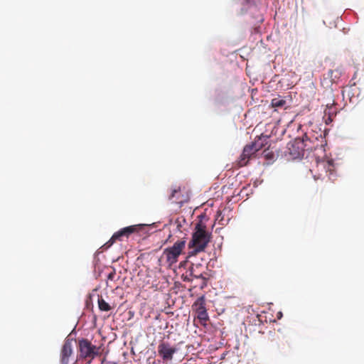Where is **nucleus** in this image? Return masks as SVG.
<instances>
[{
	"mask_svg": "<svg viewBox=\"0 0 364 364\" xmlns=\"http://www.w3.org/2000/svg\"><path fill=\"white\" fill-rule=\"evenodd\" d=\"M211 234L206 230V226L201 223L196 224L195 232L188 246L189 252L186 258L196 256L198 252H203L210 241Z\"/></svg>",
	"mask_w": 364,
	"mask_h": 364,
	"instance_id": "1",
	"label": "nucleus"
},
{
	"mask_svg": "<svg viewBox=\"0 0 364 364\" xmlns=\"http://www.w3.org/2000/svg\"><path fill=\"white\" fill-rule=\"evenodd\" d=\"M315 180L326 177L332 182L337 178V172L333 160L316 161V165L310 170Z\"/></svg>",
	"mask_w": 364,
	"mask_h": 364,
	"instance_id": "2",
	"label": "nucleus"
},
{
	"mask_svg": "<svg viewBox=\"0 0 364 364\" xmlns=\"http://www.w3.org/2000/svg\"><path fill=\"white\" fill-rule=\"evenodd\" d=\"M186 245L185 237L178 240L171 247L164 250L161 259L165 261L168 267H171L178 262L179 256L184 253Z\"/></svg>",
	"mask_w": 364,
	"mask_h": 364,
	"instance_id": "3",
	"label": "nucleus"
},
{
	"mask_svg": "<svg viewBox=\"0 0 364 364\" xmlns=\"http://www.w3.org/2000/svg\"><path fill=\"white\" fill-rule=\"evenodd\" d=\"M78 349L77 360H84L87 364H90L92 360L99 355V348L87 339L83 338L79 341Z\"/></svg>",
	"mask_w": 364,
	"mask_h": 364,
	"instance_id": "4",
	"label": "nucleus"
},
{
	"mask_svg": "<svg viewBox=\"0 0 364 364\" xmlns=\"http://www.w3.org/2000/svg\"><path fill=\"white\" fill-rule=\"evenodd\" d=\"M307 141L308 137L305 135V138H296L289 141L284 151L285 156H288L289 159H296L303 156L304 151L307 147L306 144Z\"/></svg>",
	"mask_w": 364,
	"mask_h": 364,
	"instance_id": "5",
	"label": "nucleus"
},
{
	"mask_svg": "<svg viewBox=\"0 0 364 364\" xmlns=\"http://www.w3.org/2000/svg\"><path fill=\"white\" fill-rule=\"evenodd\" d=\"M193 310L195 311L197 318L199 319L201 325L205 326L209 317L205 308V297L200 296L193 303Z\"/></svg>",
	"mask_w": 364,
	"mask_h": 364,
	"instance_id": "6",
	"label": "nucleus"
},
{
	"mask_svg": "<svg viewBox=\"0 0 364 364\" xmlns=\"http://www.w3.org/2000/svg\"><path fill=\"white\" fill-rule=\"evenodd\" d=\"M176 351L177 349L175 347H171L167 342H161L158 346V353L166 361L171 360Z\"/></svg>",
	"mask_w": 364,
	"mask_h": 364,
	"instance_id": "7",
	"label": "nucleus"
},
{
	"mask_svg": "<svg viewBox=\"0 0 364 364\" xmlns=\"http://www.w3.org/2000/svg\"><path fill=\"white\" fill-rule=\"evenodd\" d=\"M256 153V149H254L251 144L246 145L244 147L242 153L240 155L239 160L237 161L238 166L240 167L246 166L248 163V161L252 157H254Z\"/></svg>",
	"mask_w": 364,
	"mask_h": 364,
	"instance_id": "8",
	"label": "nucleus"
},
{
	"mask_svg": "<svg viewBox=\"0 0 364 364\" xmlns=\"http://www.w3.org/2000/svg\"><path fill=\"white\" fill-rule=\"evenodd\" d=\"M72 343L69 341H66L60 351V363L61 364H70V358L73 355ZM74 364V363H73Z\"/></svg>",
	"mask_w": 364,
	"mask_h": 364,
	"instance_id": "9",
	"label": "nucleus"
},
{
	"mask_svg": "<svg viewBox=\"0 0 364 364\" xmlns=\"http://www.w3.org/2000/svg\"><path fill=\"white\" fill-rule=\"evenodd\" d=\"M268 139V136L261 135L251 144V146H252L254 149H256V152H257L267 144Z\"/></svg>",
	"mask_w": 364,
	"mask_h": 364,
	"instance_id": "10",
	"label": "nucleus"
},
{
	"mask_svg": "<svg viewBox=\"0 0 364 364\" xmlns=\"http://www.w3.org/2000/svg\"><path fill=\"white\" fill-rule=\"evenodd\" d=\"M145 227L146 225L144 224H138L124 228L127 234V238L132 234L140 232L145 228Z\"/></svg>",
	"mask_w": 364,
	"mask_h": 364,
	"instance_id": "11",
	"label": "nucleus"
},
{
	"mask_svg": "<svg viewBox=\"0 0 364 364\" xmlns=\"http://www.w3.org/2000/svg\"><path fill=\"white\" fill-rule=\"evenodd\" d=\"M123 237L127 238V234L124 228L114 233V235L112 236L110 240L106 243V245H107V246L109 247L117 240L122 241Z\"/></svg>",
	"mask_w": 364,
	"mask_h": 364,
	"instance_id": "12",
	"label": "nucleus"
},
{
	"mask_svg": "<svg viewBox=\"0 0 364 364\" xmlns=\"http://www.w3.org/2000/svg\"><path fill=\"white\" fill-rule=\"evenodd\" d=\"M286 104V100L281 96L273 98L271 102L272 107L275 108L276 110L285 107Z\"/></svg>",
	"mask_w": 364,
	"mask_h": 364,
	"instance_id": "13",
	"label": "nucleus"
},
{
	"mask_svg": "<svg viewBox=\"0 0 364 364\" xmlns=\"http://www.w3.org/2000/svg\"><path fill=\"white\" fill-rule=\"evenodd\" d=\"M169 200H173V202L176 203L181 204L183 203V199L181 198V188H178L177 189H174L172 191L171 196H169Z\"/></svg>",
	"mask_w": 364,
	"mask_h": 364,
	"instance_id": "14",
	"label": "nucleus"
},
{
	"mask_svg": "<svg viewBox=\"0 0 364 364\" xmlns=\"http://www.w3.org/2000/svg\"><path fill=\"white\" fill-rule=\"evenodd\" d=\"M98 306L100 311H108L111 310L110 305L101 296L98 298Z\"/></svg>",
	"mask_w": 364,
	"mask_h": 364,
	"instance_id": "15",
	"label": "nucleus"
},
{
	"mask_svg": "<svg viewBox=\"0 0 364 364\" xmlns=\"http://www.w3.org/2000/svg\"><path fill=\"white\" fill-rule=\"evenodd\" d=\"M198 268V265L196 267L192 266L189 269L190 274H191V276H192L196 279H200V277H203V276L204 274L202 272H198L196 270Z\"/></svg>",
	"mask_w": 364,
	"mask_h": 364,
	"instance_id": "16",
	"label": "nucleus"
},
{
	"mask_svg": "<svg viewBox=\"0 0 364 364\" xmlns=\"http://www.w3.org/2000/svg\"><path fill=\"white\" fill-rule=\"evenodd\" d=\"M262 154L264 155V157L265 159L269 160H272L274 158V154L272 151H269V149H265L263 151Z\"/></svg>",
	"mask_w": 364,
	"mask_h": 364,
	"instance_id": "17",
	"label": "nucleus"
},
{
	"mask_svg": "<svg viewBox=\"0 0 364 364\" xmlns=\"http://www.w3.org/2000/svg\"><path fill=\"white\" fill-rule=\"evenodd\" d=\"M200 279H201V284H200V289H203L207 286L208 279L204 275L203 276V277H200Z\"/></svg>",
	"mask_w": 364,
	"mask_h": 364,
	"instance_id": "18",
	"label": "nucleus"
},
{
	"mask_svg": "<svg viewBox=\"0 0 364 364\" xmlns=\"http://www.w3.org/2000/svg\"><path fill=\"white\" fill-rule=\"evenodd\" d=\"M275 341H276V346H277V348L278 349L280 348V346L281 345H283L284 346V343L282 342V341L278 337L277 339H275Z\"/></svg>",
	"mask_w": 364,
	"mask_h": 364,
	"instance_id": "19",
	"label": "nucleus"
},
{
	"mask_svg": "<svg viewBox=\"0 0 364 364\" xmlns=\"http://www.w3.org/2000/svg\"><path fill=\"white\" fill-rule=\"evenodd\" d=\"M115 276V272H112L111 273H109L107 276V279H110V280H113L114 279V277Z\"/></svg>",
	"mask_w": 364,
	"mask_h": 364,
	"instance_id": "20",
	"label": "nucleus"
},
{
	"mask_svg": "<svg viewBox=\"0 0 364 364\" xmlns=\"http://www.w3.org/2000/svg\"><path fill=\"white\" fill-rule=\"evenodd\" d=\"M183 281H189V279H187L186 277H185V278L183 279Z\"/></svg>",
	"mask_w": 364,
	"mask_h": 364,
	"instance_id": "21",
	"label": "nucleus"
}]
</instances>
